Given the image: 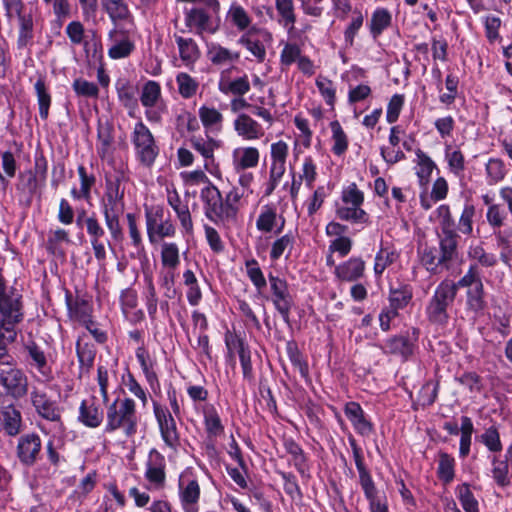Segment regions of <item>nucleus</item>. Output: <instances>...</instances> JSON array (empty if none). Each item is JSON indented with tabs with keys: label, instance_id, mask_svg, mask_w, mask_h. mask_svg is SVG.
Instances as JSON below:
<instances>
[{
	"label": "nucleus",
	"instance_id": "obj_35",
	"mask_svg": "<svg viewBox=\"0 0 512 512\" xmlns=\"http://www.w3.org/2000/svg\"><path fill=\"white\" fill-rule=\"evenodd\" d=\"M204 425L209 438H216L224 433L221 418L213 406L204 410Z\"/></svg>",
	"mask_w": 512,
	"mask_h": 512
},
{
	"label": "nucleus",
	"instance_id": "obj_43",
	"mask_svg": "<svg viewBox=\"0 0 512 512\" xmlns=\"http://www.w3.org/2000/svg\"><path fill=\"white\" fill-rule=\"evenodd\" d=\"M445 159L451 173L456 176L463 175L465 171V157L459 149L452 150L450 145L447 146L445 149Z\"/></svg>",
	"mask_w": 512,
	"mask_h": 512
},
{
	"label": "nucleus",
	"instance_id": "obj_58",
	"mask_svg": "<svg viewBox=\"0 0 512 512\" xmlns=\"http://www.w3.org/2000/svg\"><path fill=\"white\" fill-rule=\"evenodd\" d=\"M277 12L282 17L285 26L293 28L296 22L294 4L292 0H275Z\"/></svg>",
	"mask_w": 512,
	"mask_h": 512
},
{
	"label": "nucleus",
	"instance_id": "obj_25",
	"mask_svg": "<svg viewBox=\"0 0 512 512\" xmlns=\"http://www.w3.org/2000/svg\"><path fill=\"white\" fill-rule=\"evenodd\" d=\"M190 143L192 148L205 158V167L208 168L209 163L214 161V151L220 146L219 141L206 134L205 138L201 136L191 137Z\"/></svg>",
	"mask_w": 512,
	"mask_h": 512
},
{
	"label": "nucleus",
	"instance_id": "obj_8",
	"mask_svg": "<svg viewBox=\"0 0 512 512\" xmlns=\"http://www.w3.org/2000/svg\"><path fill=\"white\" fill-rule=\"evenodd\" d=\"M146 229L149 241L155 243L157 238L172 237L176 229L172 221L164 219V209L162 206H155L145 210Z\"/></svg>",
	"mask_w": 512,
	"mask_h": 512
},
{
	"label": "nucleus",
	"instance_id": "obj_34",
	"mask_svg": "<svg viewBox=\"0 0 512 512\" xmlns=\"http://www.w3.org/2000/svg\"><path fill=\"white\" fill-rule=\"evenodd\" d=\"M76 353L80 367L87 372L93 367L96 347L93 343L85 342L82 338L76 343Z\"/></svg>",
	"mask_w": 512,
	"mask_h": 512
},
{
	"label": "nucleus",
	"instance_id": "obj_51",
	"mask_svg": "<svg viewBox=\"0 0 512 512\" xmlns=\"http://www.w3.org/2000/svg\"><path fill=\"white\" fill-rule=\"evenodd\" d=\"M486 175L490 185H494L504 179L506 175L505 164L501 159L491 158L486 163Z\"/></svg>",
	"mask_w": 512,
	"mask_h": 512
},
{
	"label": "nucleus",
	"instance_id": "obj_32",
	"mask_svg": "<svg viewBox=\"0 0 512 512\" xmlns=\"http://www.w3.org/2000/svg\"><path fill=\"white\" fill-rule=\"evenodd\" d=\"M118 31H111L110 38L116 37L118 35ZM123 37L118 40L115 38L114 43L108 50V55L112 59H121L128 57L133 50L135 49L134 43L129 39L128 36L124 35V33L120 32Z\"/></svg>",
	"mask_w": 512,
	"mask_h": 512
},
{
	"label": "nucleus",
	"instance_id": "obj_39",
	"mask_svg": "<svg viewBox=\"0 0 512 512\" xmlns=\"http://www.w3.org/2000/svg\"><path fill=\"white\" fill-rule=\"evenodd\" d=\"M294 243L295 237L292 233H287L276 239L271 246V260H278L285 252H287L286 258H288L291 254Z\"/></svg>",
	"mask_w": 512,
	"mask_h": 512
},
{
	"label": "nucleus",
	"instance_id": "obj_31",
	"mask_svg": "<svg viewBox=\"0 0 512 512\" xmlns=\"http://www.w3.org/2000/svg\"><path fill=\"white\" fill-rule=\"evenodd\" d=\"M19 23V32L17 38V45L19 48L26 47L34 37V20L32 13L26 11L20 16H16Z\"/></svg>",
	"mask_w": 512,
	"mask_h": 512
},
{
	"label": "nucleus",
	"instance_id": "obj_61",
	"mask_svg": "<svg viewBox=\"0 0 512 512\" xmlns=\"http://www.w3.org/2000/svg\"><path fill=\"white\" fill-rule=\"evenodd\" d=\"M480 438L481 442L491 452H500L503 448L499 432L495 426L487 428Z\"/></svg>",
	"mask_w": 512,
	"mask_h": 512
},
{
	"label": "nucleus",
	"instance_id": "obj_56",
	"mask_svg": "<svg viewBox=\"0 0 512 512\" xmlns=\"http://www.w3.org/2000/svg\"><path fill=\"white\" fill-rule=\"evenodd\" d=\"M72 88L74 92L81 97L97 98L99 95L98 86L83 78H77L73 81Z\"/></svg>",
	"mask_w": 512,
	"mask_h": 512
},
{
	"label": "nucleus",
	"instance_id": "obj_38",
	"mask_svg": "<svg viewBox=\"0 0 512 512\" xmlns=\"http://www.w3.org/2000/svg\"><path fill=\"white\" fill-rule=\"evenodd\" d=\"M415 153L417 157V165L419 167L416 174L419 178L420 184L425 185L428 183L434 168H436V164L421 149H417Z\"/></svg>",
	"mask_w": 512,
	"mask_h": 512
},
{
	"label": "nucleus",
	"instance_id": "obj_40",
	"mask_svg": "<svg viewBox=\"0 0 512 512\" xmlns=\"http://www.w3.org/2000/svg\"><path fill=\"white\" fill-rule=\"evenodd\" d=\"M272 302L275 309L279 312L284 322H290V312L294 305L293 297L289 290L272 295Z\"/></svg>",
	"mask_w": 512,
	"mask_h": 512
},
{
	"label": "nucleus",
	"instance_id": "obj_17",
	"mask_svg": "<svg viewBox=\"0 0 512 512\" xmlns=\"http://www.w3.org/2000/svg\"><path fill=\"white\" fill-rule=\"evenodd\" d=\"M185 25L190 30L195 29L197 35L204 32L211 34L216 32V28L211 25L210 15L202 8H192L185 12Z\"/></svg>",
	"mask_w": 512,
	"mask_h": 512
},
{
	"label": "nucleus",
	"instance_id": "obj_59",
	"mask_svg": "<svg viewBox=\"0 0 512 512\" xmlns=\"http://www.w3.org/2000/svg\"><path fill=\"white\" fill-rule=\"evenodd\" d=\"M469 257L478 261L484 267H493L497 264V258L492 253H487L482 245L471 246Z\"/></svg>",
	"mask_w": 512,
	"mask_h": 512
},
{
	"label": "nucleus",
	"instance_id": "obj_45",
	"mask_svg": "<svg viewBox=\"0 0 512 512\" xmlns=\"http://www.w3.org/2000/svg\"><path fill=\"white\" fill-rule=\"evenodd\" d=\"M161 97V87L156 81H148L143 85L140 101L146 108H153Z\"/></svg>",
	"mask_w": 512,
	"mask_h": 512
},
{
	"label": "nucleus",
	"instance_id": "obj_21",
	"mask_svg": "<svg viewBox=\"0 0 512 512\" xmlns=\"http://www.w3.org/2000/svg\"><path fill=\"white\" fill-rule=\"evenodd\" d=\"M0 423L6 435L15 437L22 431V414L15 406H6L0 412Z\"/></svg>",
	"mask_w": 512,
	"mask_h": 512
},
{
	"label": "nucleus",
	"instance_id": "obj_60",
	"mask_svg": "<svg viewBox=\"0 0 512 512\" xmlns=\"http://www.w3.org/2000/svg\"><path fill=\"white\" fill-rule=\"evenodd\" d=\"M458 498L465 512H479L478 502L471 492L468 484L464 483L459 486Z\"/></svg>",
	"mask_w": 512,
	"mask_h": 512
},
{
	"label": "nucleus",
	"instance_id": "obj_2",
	"mask_svg": "<svg viewBox=\"0 0 512 512\" xmlns=\"http://www.w3.org/2000/svg\"><path fill=\"white\" fill-rule=\"evenodd\" d=\"M242 197L243 193L236 187L223 197L212 183L204 187L200 193L205 216L215 225L223 228H229L237 222Z\"/></svg>",
	"mask_w": 512,
	"mask_h": 512
},
{
	"label": "nucleus",
	"instance_id": "obj_42",
	"mask_svg": "<svg viewBox=\"0 0 512 512\" xmlns=\"http://www.w3.org/2000/svg\"><path fill=\"white\" fill-rule=\"evenodd\" d=\"M102 4L112 21L127 20L130 12L123 0H102Z\"/></svg>",
	"mask_w": 512,
	"mask_h": 512
},
{
	"label": "nucleus",
	"instance_id": "obj_36",
	"mask_svg": "<svg viewBox=\"0 0 512 512\" xmlns=\"http://www.w3.org/2000/svg\"><path fill=\"white\" fill-rule=\"evenodd\" d=\"M455 459L446 452H439L437 476L444 483L449 484L455 477Z\"/></svg>",
	"mask_w": 512,
	"mask_h": 512
},
{
	"label": "nucleus",
	"instance_id": "obj_52",
	"mask_svg": "<svg viewBox=\"0 0 512 512\" xmlns=\"http://www.w3.org/2000/svg\"><path fill=\"white\" fill-rule=\"evenodd\" d=\"M199 118L205 128L216 127L217 130L221 129L223 121L222 114L213 107L202 106L199 108Z\"/></svg>",
	"mask_w": 512,
	"mask_h": 512
},
{
	"label": "nucleus",
	"instance_id": "obj_3",
	"mask_svg": "<svg viewBox=\"0 0 512 512\" xmlns=\"http://www.w3.org/2000/svg\"><path fill=\"white\" fill-rule=\"evenodd\" d=\"M138 423L136 404L132 398H116L107 407L105 432L122 430L123 434L130 438L137 433Z\"/></svg>",
	"mask_w": 512,
	"mask_h": 512
},
{
	"label": "nucleus",
	"instance_id": "obj_33",
	"mask_svg": "<svg viewBox=\"0 0 512 512\" xmlns=\"http://www.w3.org/2000/svg\"><path fill=\"white\" fill-rule=\"evenodd\" d=\"M336 216L342 221L352 223L366 224L369 221V216L361 206L352 205H339L336 208Z\"/></svg>",
	"mask_w": 512,
	"mask_h": 512
},
{
	"label": "nucleus",
	"instance_id": "obj_4",
	"mask_svg": "<svg viewBox=\"0 0 512 512\" xmlns=\"http://www.w3.org/2000/svg\"><path fill=\"white\" fill-rule=\"evenodd\" d=\"M456 299L455 285L451 280H443L429 299L425 314L427 320L435 326L445 327L450 319L449 308Z\"/></svg>",
	"mask_w": 512,
	"mask_h": 512
},
{
	"label": "nucleus",
	"instance_id": "obj_47",
	"mask_svg": "<svg viewBox=\"0 0 512 512\" xmlns=\"http://www.w3.org/2000/svg\"><path fill=\"white\" fill-rule=\"evenodd\" d=\"M492 477L500 487H506L510 484L508 457L505 460H498L496 457L492 460Z\"/></svg>",
	"mask_w": 512,
	"mask_h": 512
},
{
	"label": "nucleus",
	"instance_id": "obj_55",
	"mask_svg": "<svg viewBox=\"0 0 512 512\" xmlns=\"http://www.w3.org/2000/svg\"><path fill=\"white\" fill-rule=\"evenodd\" d=\"M286 352H287L289 360L291 361L293 366L296 367L299 370L300 374L303 377H307L308 376V371H309L308 370V365L303 360L302 354L299 351L296 342L289 341L287 343V345H286Z\"/></svg>",
	"mask_w": 512,
	"mask_h": 512
},
{
	"label": "nucleus",
	"instance_id": "obj_5",
	"mask_svg": "<svg viewBox=\"0 0 512 512\" xmlns=\"http://www.w3.org/2000/svg\"><path fill=\"white\" fill-rule=\"evenodd\" d=\"M137 160L145 167H151L159 155V147L150 129L139 121L131 134Z\"/></svg>",
	"mask_w": 512,
	"mask_h": 512
},
{
	"label": "nucleus",
	"instance_id": "obj_49",
	"mask_svg": "<svg viewBox=\"0 0 512 512\" xmlns=\"http://www.w3.org/2000/svg\"><path fill=\"white\" fill-rule=\"evenodd\" d=\"M239 43L245 46L257 58L258 62L264 61L266 56L265 47L260 40L255 38L251 31L242 35Z\"/></svg>",
	"mask_w": 512,
	"mask_h": 512
},
{
	"label": "nucleus",
	"instance_id": "obj_22",
	"mask_svg": "<svg viewBox=\"0 0 512 512\" xmlns=\"http://www.w3.org/2000/svg\"><path fill=\"white\" fill-rule=\"evenodd\" d=\"M180 499L185 512H198L197 503L200 498V486L197 480H189L186 485L180 480Z\"/></svg>",
	"mask_w": 512,
	"mask_h": 512
},
{
	"label": "nucleus",
	"instance_id": "obj_19",
	"mask_svg": "<svg viewBox=\"0 0 512 512\" xmlns=\"http://www.w3.org/2000/svg\"><path fill=\"white\" fill-rule=\"evenodd\" d=\"M234 129L245 140H257L264 135L262 126L245 113L239 114L234 120Z\"/></svg>",
	"mask_w": 512,
	"mask_h": 512
},
{
	"label": "nucleus",
	"instance_id": "obj_48",
	"mask_svg": "<svg viewBox=\"0 0 512 512\" xmlns=\"http://www.w3.org/2000/svg\"><path fill=\"white\" fill-rule=\"evenodd\" d=\"M398 258V254L395 250L390 249L388 247H382L375 257L374 263V272L376 275L380 276L384 272V270L393 264Z\"/></svg>",
	"mask_w": 512,
	"mask_h": 512
},
{
	"label": "nucleus",
	"instance_id": "obj_54",
	"mask_svg": "<svg viewBox=\"0 0 512 512\" xmlns=\"http://www.w3.org/2000/svg\"><path fill=\"white\" fill-rule=\"evenodd\" d=\"M117 95L119 101L129 109L137 106L135 88L127 81L117 83Z\"/></svg>",
	"mask_w": 512,
	"mask_h": 512
},
{
	"label": "nucleus",
	"instance_id": "obj_15",
	"mask_svg": "<svg viewBox=\"0 0 512 512\" xmlns=\"http://www.w3.org/2000/svg\"><path fill=\"white\" fill-rule=\"evenodd\" d=\"M27 353V363L34 368L45 380L52 379V368L43 349L34 341L28 342L24 347Z\"/></svg>",
	"mask_w": 512,
	"mask_h": 512
},
{
	"label": "nucleus",
	"instance_id": "obj_28",
	"mask_svg": "<svg viewBox=\"0 0 512 512\" xmlns=\"http://www.w3.org/2000/svg\"><path fill=\"white\" fill-rule=\"evenodd\" d=\"M413 298V289L408 284H400L396 288H390L389 306L399 311L404 309Z\"/></svg>",
	"mask_w": 512,
	"mask_h": 512
},
{
	"label": "nucleus",
	"instance_id": "obj_12",
	"mask_svg": "<svg viewBox=\"0 0 512 512\" xmlns=\"http://www.w3.org/2000/svg\"><path fill=\"white\" fill-rule=\"evenodd\" d=\"M41 450L42 441L35 432L24 434L18 439L16 455L24 466H33L39 460Z\"/></svg>",
	"mask_w": 512,
	"mask_h": 512
},
{
	"label": "nucleus",
	"instance_id": "obj_63",
	"mask_svg": "<svg viewBox=\"0 0 512 512\" xmlns=\"http://www.w3.org/2000/svg\"><path fill=\"white\" fill-rule=\"evenodd\" d=\"M341 200L344 205L362 206L364 202V194L358 189L355 183H351L343 189Z\"/></svg>",
	"mask_w": 512,
	"mask_h": 512
},
{
	"label": "nucleus",
	"instance_id": "obj_29",
	"mask_svg": "<svg viewBox=\"0 0 512 512\" xmlns=\"http://www.w3.org/2000/svg\"><path fill=\"white\" fill-rule=\"evenodd\" d=\"M392 24V15L386 8H377L370 19L369 30L373 39H377Z\"/></svg>",
	"mask_w": 512,
	"mask_h": 512
},
{
	"label": "nucleus",
	"instance_id": "obj_57",
	"mask_svg": "<svg viewBox=\"0 0 512 512\" xmlns=\"http://www.w3.org/2000/svg\"><path fill=\"white\" fill-rule=\"evenodd\" d=\"M161 262L164 266L175 269L180 263L179 250L175 243H164L161 251Z\"/></svg>",
	"mask_w": 512,
	"mask_h": 512
},
{
	"label": "nucleus",
	"instance_id": "obj_6",
	"mask_svg": "<svg viewBox=\"0 0 512 512\" xmlns=\"http://www.w3.org/2000/svg\"><path fill=\"white\" fill-rule=\"evenodd\" d=\"M21 298L13 288H7L0 277V325H16L23 320Z\"/></svg>",
	"mask_w": 512,
	"mask_h": 512
},
{
	"label": "nucleus",
	"instance_id": "obj_27",
	"mask_svg": "<svg viewBox=\"0 0 512 512\" xmlns=\"http://www.w3.org/2000/svg\"><path fill=\"white\" fill-rule=\"evenodd\" d=\"M236 169H248L256 167L259 163L260 153L255 147H243L233 152Z\"/></svg>",
	"mask_w": 512,
	"mask_h": 512
},
{
	"label": "nucleus",
	"instance_id": "obj_24",
	"mask_svg": "<svg viewBox=\"0 0 512 512\" xmlns=\"http://www.w3.org/2000/svg\"><path fill=\"white\" fill-rule=\"evenodd\" d=\"M174 39L178 46L180 59L186 65L194 64L200 57V50L192 38H184L178 34H174Z\"/></svg>",
	"mask_w": 512,
	"mask_h": 512
},
{
	"label": "nucleus",
	"instance_id": "obj_62",
	"mask_svg": "<svg viewBox=\"0 0 512 512\" xmlns=\"http://www.w3.org/2000/svg\"><path fill=\"white\" fill-rule=\"evenodd\" d=\"M277 213L275 209L271 207H265V209L260 213L256 221V227L259 231L262 232H271L276 223Z\"/></svg>",
	"mask_w": 512,
	"mask_h": 512
},
{
	"label": "nucleus",
	"instance_id": "obj_7",
	"mask_svg": "<svg viewBox=\"0 0 512 512\" xmlns=\"http://www.w3.org/2000/svg\"><path fill=\"white\" fill-rule=\"evenodd\" d=\"M420 330L411 327L405 332L389 337L385 340L382 350L385 354L399 356L407 360L414 353L419 340Z\"/></svg>",
	"mask_w": 512,
	"mask_h": 512
},
{
	"label": "nucleus",
	"instance_id": "obj_41",
	"mask_svg": "<svg viewBox=\"0 0 512 512\" xmlns=\"http://www.w3.org/2000/svg\"><path fill=\"white\" fill-rule=\"evenodd\" d=\"M35 91L37 95L39 105V115L41 119L46 120L49 115V108L51 104V95L49 94L45 81L43 78H39L35 85Z\"/></svg>",
	"mask_w": 512,
	"mask_h": 512
},
{
	"label": "nucleus",
	"instance_id": "obj_13",
	"mask_svg": "<svg viewBox=\"0 0 512 512\" xmlns=\"http://www.w3.org/2000/svg\"><path fill=\"white\" fill-rule=\"evenodd\" d=\"M166 462L156 449H151L146 462L145 478L156 489L163 488L166 482Z\"/></svg>",
	"mask_w": 512,
	"mask_h": 512
},
{
	"label": "nucleus",
	"instance_id": "obj_14",
	"mask_svg": "<svg viewBox=\"0 0 512 512\" xmlns=\"http://www.w3.org/2000/svg\"><path fill=\"white\" fill-rule=\"evenodd\" d=\"M344 413L351 422L355 431L361 436H370L374 432L372 422L366 418L365 413L359 403L347 402L344 407Z\"/></svg>",
	"mask_w": 512,
	"mask_h": 512
},
{
	"label": "nucleus",
	"instance_id": "obj_64",
	"mask_svg": "<svg viewBox=\"0 0 512 512\" xmlns=\"http://www.w3.org/2000/svg\"><path fill=\"white\" fill-rule=\"evenodd\" d=\"M246 270L251 282L259 291L266 287V279L258 265V262L255 259L246 262Z\"/></svg>",
	"mask_w": 512,
	"mask_h": 512
},
{
	"label": "nucleus",
	"instance_id": "obj_10",
	"mask_svg": "<svg viewBox=\"0 0 512 512\" xmlns=\"http://www.w3.org/2000/svg\"><path fill=\"white\" fill-rule=\"evenodd\" d=\"M30 401L37 415L49 422L62 425L63 408L53 400L45 391L33 387L30 392Z\"/></svg>",
	"mask_w": 512,
	"mask_h": 512
},
{
	"label": "nucleus",
	"instance_id": "obj_16",
	"mask_svg": "<svg viewBox=\"0 0 512 512\" xmlns=\"http://www.w3.org/2000/svg\"><path fill=\"white\" fill-rule=\"evenodd\" d=\"M43 185L44 182L40 181L39 178L32 173L31 169H28L19 173L16 190L19 192L25 204L30 206L33 196Z\"/></svg>",
	"mask_w": 512,
	"mask_h": 512
},
{
	"label": "nucleus",
	"instance_id": "obj_9",
	"mask_svg": "<svg viewBox=\"0 0 512 512\" xmlns=\"http://www.w3.org/2000/svg\"><path fill=\"white\" fill-rule=\"evenodd\" d=\"M0 385L6 394L15 400L25 397L28 393V377L17 367V363L0 369Z\"/></svg>",
	"mask_w": 512,
	"mask_h": 512
},
{
	"label": "nucleus",
	"instance_id": "obj_46",
	"mask_svg": "<svg viewBox=\"0 0 512 512\" xmlns=\"http://www.w3.org/2000/svg\"><path fill=\"white\" fill-rule=\"evenodd\" d=\"M219 90L224 94L243 96L250 90V83L246 75L229 82H220Z\"/></svg>",
	"mask_w": 512,
	"mask_h": 512
},
{
	"label": "nucleus",
	"instance_id": "obj_11",
	"mask_svg": "<svg viewBox=\"0 0 512 512\" xmlns=\"http://www.w3.org/2000/svg\"><path fill=\"white\" fill-rule=\"evenodd\" d=\"M153 408L164 443L176 451L180 446V434L174 417L167 408L162 407L157 402L153 403Z\"/></svg>",
	"mask_w": 512,
	"mask_h": 512
},
{
	"label": "nucleus",
	"instance_id": "obj_30",
	"mask_svg": "<svg viewBox=\"0 0 512 512\" xmlns=\"http://www.w3.org/2000/svg\"><path fill=\"white\" fill-rule=\"evenodd\" d=\"M207 57L214 65H224L240 58L239 52H233L220 44L211 43L208 45Z\"/></svg>",
	"mask_w": 512,
	"mask_h": 512
},
{
	"label": "nucleus",
	"instance_id": "obj_1",
	"mask_svg": "<svg viewBox=\"0 0 512 512\" xmlns=\"http://www.w3.org/2000/svg\"><path fill=\"white\" fill-rule=\"evenodd\" d=\"M439 247L426 246L421 253V262L430 272L436 274L451 269L459 260L460 233L469 236L473 232L475 206L466 201L456 223L450 207L442 204L437 208Z\"/></svg>",
	"mask_w": 512,
	"mask_h": 512
},
{
	"label": "nucleus",
	"instance_id": "obj_50",
	"mask_svg": "<svg viewBox=\"0 0 512 512\" xmlns=\"http://www.w3.org/2000/svg\"><path fill=\"white\" fill-rule=\"evenodd\" d=\"M330 127L332 130V139L334 142L332 151L335 155L340 156L345 153L348 148L347 136L337 120L332 121L330 123Z\"/></svg>",
	"mask_w": 512,
	"mask_h": 512
},
{
	"label": "nucleus",
	"instance_id": "obj_20",
	"mask_svg": "<svg viewBox=\"0 0 512 512\" xmlns=\"http://www.w3.org/2000/svg\"><path fill=\"white\" fill-rule=\"evenodd\" d=\"M123 197V192H119V185L109 186L101 200L103 216L122 215L125 209Z\"/></svg>",
	"mask_w": 512,
	"mask_h": 512
},
{
	"label": "nucleus",
	"instance_id": "obj_26",
	"mask_svg": "<svg viewBox=\"0 0 512 512\" xmlns=\"http://www.w3.org/2000/svg\"><path fill=\"white\" fill-rule=\"evenodd\" d=\"M226 345L229 351H231L232 346H234L237 349L243 377L245 379L251 380L253 378V368H252V362H251V351L247 344L242 339H236L235 341H228L226 340Z\"/></svg>",
	"mask_w": 512,
	"mask_h": 512
},
{
	"label": "nucleus",
	"instance_id": "obj_23",
	"mask_svg": "<svg viewBox=\"0 0 512 512\" xmlns=\"http://www.w3.org/2000/svg\"><path fill=\"white\" fill-rule=\"evenodd\" d=\"M78 420L86 427L97 428L103 421V410L95 402L89 404L83 400L79 407Z\"/></svg>",
	"mask_w": 512,
	"mask_h": 512
},
{
	"label": "nucleus",
	"instance_id": "obj_37",
	"mask_svg": "<svg viewBox=\"0 0 512 512\" xmlns=\"http://www.w3.org/2000/svg\"><path fill=\"white\" fill-rule=\"evenodd\" d=\"M467 308L475 313L481 312L486 307L484 285L469 287L466 291Z\"/></svg>",
	"mask_w": 512,
	"mask_h": 512
},
{
	"label": "nucleus",
	"instance_id": "obj_53",
	"mask_svg": "<svg viewBox=\"0 0 512 512\" xmlns=\"http://www.w3.org/2000/svg\"><path fill=\"white\" fill-rule=\"evenodd\" d=\"M176 82L178 84L179 94L185 99L194 96L199 87L198 82L189 74L184 72H181L177 75Z\"/></svg>",
	"mask_w": 512,
	"mask_h": 512
},
{
	"label": "nucleus",
	"instance_id": "obj_44",
	"mask_svg": "<svg viewBox=\"0 0 512 512\" xmlns=\"http://www.w3.org/2000/svg\"><path fill=\"white\" fill-rule=\"evenodd\" d=\"M184 284L188 287L187 300L190 305L196 306L202 299L201 289L198 280L192 270L183 273Z\"/></svg>",
	"mask_w": 512,
	"mask_h": 512
},
{
	"label": "nucleus",
	"instance_id": "obj_18",
	"mask_svg": "<svg viewBox=\"0 0 512 512\" xmlns=\"http://www.w3.org/2000/svg\"><path fill=\"white\" fill-rule=\"evenodd\" d=\"M365 261L360 257H351L349 260L335 267L336 277L345 282H354L363 277Z\"/></svg>",
	"mask_w": 512,
	"mask_h": 512
}]
</instances>
